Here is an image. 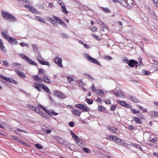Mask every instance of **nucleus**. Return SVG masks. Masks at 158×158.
<instances>
[{
	"mask_svg": "<svg viewBox=\"0 0 158 158\" xmlns=\"http://www.w3.org/2000/svg\"><path fill=\"white\" fill-rule=\"evenodd\" d=\"M2 15L4 19H7V20L13 22H15L17 21V18L15 17L6 11H2Z\"/></svg>",
	"mask_w": 158,
	"mask_h": 158,
	"instance_id": "1",
	"label": "nucleus"
},
{
	"mask_svg": "<svg viewBox=\"0 0 158 158\" xmlns=\"http://www.w3.org/2000/svg\"><path fill=\"white\" fill-rule=\"evenodd\" d=\"M84 56L87 60H89L90 62L94 63L98 65L101 66L98 60L91 57L88 54H85Z\"/></svg>",
	"mask_w": 158,
	"mask_h": 158,
	"instance_id": "2",
	"label": "nucleus"
},
{
	"mask_svg": "<svg viewBox=\"0 0 158 158\" xmlns=\"http://www.w3.org/2000/svg\"><path fill=\"white\" fill-rule=\"evenodd\" d=\"M77 108L82 110L83 112H88L90 111V109L84 104H77L76 105Z\"/></svg>",
	"mask_w": 158,
	"mask_h": 158,
	"instance_id": "3",
	"label": "nucleus"
},
{
	"mask_svg": "<svg viewBox=\"0 0 158 158\" xmlns=\"http://www.w3.org/2000/svg\"><path fill=\"white\" fill-rule=\"evenodd\" d=\"M0 77L4 80L12 83L16 84L17 83V82L12 78L6 77L1 74H0Z\"/></svg>",
	"mask_w": 158,
	"mask_h": 158,
	"instance_id": "4",
	"label": "nucleus"
},
{
	"mask_svg": "<svg viewBox=\"0 0 158 158\" xmlns=\"http://www.w3.org/2000/svg\"><path fill=\"white\" fill-rule=\"evenodd\" d=\"M62 60L59 57H56L54 60V62L56 64L62 68L63 65L62 64Z\"/></svg>",
	"mask_w": 158,
	"mask_h": 158,
	"instance_id": "5",
	"label": "nucleus"
},
{
	"mask_svg": "<svg viewBox=\"0 0 158 158\" xmlns=\"http://www.w3.org/2000/svg\"><path fill=\"white\" fill-rule=\"evenodd\" d=\"M11 65L12 67L15 69V70L19 69L21 67L20 64L16 63H12L11 64Z\"/></svg>",
	"mask_w": 158,
	"mask_h": 158,
	"instance_id": "6",
	"label": "nucleus"
},
{
	"mask_svg": "<svg viewBox=\"0 0 158 158\" xmlns=\"http://www.w3.org/2000/svg\"><path fill=\"white\" fill-rule=\"evenodd\" d=\"M138 64V62L134 60H131L129 61L128 65L131 67H133L135 65Z\"/></svg>",
	"mask_w": 158,
	"mask_h": 158,
	"instance_id": "7",
	"label": "nucleus"
},
{
	"mask_svg": "<svg viewBox=\"0 0 158 158\" xmlns=\"http://www.w3.org/2000/svg\"><path fill=\"white\" fill-rule=\"evenodd\" d=\"M54 94L56 96L60 98H64L63 96V94L60 91H56L54 92Z\"/></svg>",
	"mask_w": 158,
	"mask_h": 158,
	"instance_id": "8",
	"label": "nucleus"
},
{
	"mask_svg": "<svg viewBox=\"0 0 158 158\" xmlns=\"http://www.w3.org/2000/svg\"><path fill=\"white\" fill-rule=\"evenodd\" d=\"M24 6L26 8L29 9L30 11L32 13L35 14L37 13V10L32 7L30 6L27 5H25Z\"/></svg>",
	"mask_w": 158,
	"mask_h": 158,
	"instance_id": "9",
	"label": "nucleus"
},
{
	"mask_svg": "<svg viewBox=\"0 0 158 158\" xmlns=\"http://www.w3.org/2000/svg\"><path fill=\"white\" fill-rule=\"evenodd\" d=\"M118 102L119 104L123 106H124L125 107L128 108H130V106L127 104L125 102L123 101H118Z\"/></svg>",
	"mask_w": 158,
	"mask_h": 158,
	"instance_id": "10",
	"label": "nucleus"
},
{
	"mask_svg": "<svg viewBox=\"0 0 158 158\" xmlns=\"http://www.w3.org/2000/svg\"><path fill=\"white\" fill-rule=\"evenodd\" d=\"M109 138L116 142L117 143L120 142V139L118 137L113 135L109 136Z\"/></svg>",
	"mask_w": 158,
	"mask_h": 158,
	"instance_id": "11",
	"label": "nucleus"
},
{
	"mask_svg": "<svg viewBox=\"0 0 158 158\" xmlns=\"http://www.w3.org/2000/svg\"><path fill=\"white\" fill-rule=\"evenodd\" d=\"M8 41L11 44H14L15 45H17L18 43V42L13 37H10Z\"/></svg>",
	"mask_w": 158,
	"mask_h": 158,
	"instance_id": "12",
	"label": "nucleus"
},
{
	"mask_svg": "<svg viewBox=\"0 0 158 158\" xmlns=\"http://www.w3.org/2000/svg\"><path fill=\"white\" fill-rule=\"evenodd\" d=\"M72 112L73 113V114L74 115H76L77 116H79L80 115L81 112L80 110H73Z\"/></svg>",
	"mask_w": 158,
	"mask_h": 158,
	"instance_id": "13",
	"label": "nucleus"
},
{
	"mask_svg": "<svg viewBox=\"0 0 158 158\" xmlns=\"http://www.w3.org/2000/svg\"><path fill=\"white\" fill-rule=\"evenodd\" d=\"M43 81L46 83H50L51 82L50 79L49 78V77L48 76L45 75L43 77Z\"/></svg>",
	"mask_w": 158,
	"mask_h": 158,
	"instance_id": "14",
	"label": "nucleus"
},
{
	"mask_svg": "<svg viewBox=\"0 0 158 158\" xmlns=\"http://www.w3.org/2000/svg\"><path fill=\"white\" fill-rule=\"evenodd\" d=\"M34 80L37 81V82H41L42 81V79L39 77L37 75H34L32 76Z\"/></svg>",
	"mask_w": 158,
	"mask_h": 158,
	"instance_id": "15",
	"label": "nucleus"
},
{
	"mask_svg": "<svg viewBox=\"0 0 158 158\" xmlns=\"http://www.w3.org/2000/svg\"><path fill=\"white\" fill-rule=\"evenodd\" d=\"M109 130L111 132L116 134H118L119 133V131L117 128H115L113 127H109Z\"/></svg>",
	"mask_w": 158,
	"mask_h": 158,
	"instance_id": "16",
	"label": "nucleus"
},
{
	"mask_svg": "<svg viewBox=\"0 0 158 158\" xmlns=\"http://www.w3.org/2000/svg\"><path fill=\"white\" fill-rule=\"evenodd\" d=\"M35 19L36 20L40 21L41 22L43 23H45V20L44 19L42 18V17L39 16H35Z\"/></svg>",
	"mask_w": 158,
	"mask_h": 158,
	"instance_id": "17",
	"label": "nucleus"
},
{
	"mask_svg": "<svg viewBox=\"0 0 158 158\" xmlns=\"http://www.w3.org/2000/svg\"><path fill=\"white\" fill-rule=\"evenodd\" d=\"M40 115L42 116L43 117L48 119V118L49 116L46 114H45L42 111L40 110L38 113Z\"/></svg>",
	"mask_w": 158,
	"mask_h": 158,
	"instance_id": "18",
	"label": "nucleus"
},
{
	"mask_svg": "<svg viewBox=\"0 0 158 158\" xmlns=\"http://www.w3.org/2000/svg\"><path fill=\"white\" fill-rule=\"evenodd\" d=\"M15 71L18 75L20 77L23 78H25V76L23 73L17 70H15Z\"/></svg>",
	"mask_w": 158,
	"mask_h": 158,
	"instance_id": "19",
	"label": "nucleus"
},
{
	"mask_svg": "<svg viewBox=\"0 0 158 158\" xmlns=\"http://www.w3.org/2000/svg\"><path fill=\"white\" fill-rule=\"evenodd\" d=\"M96 93L98 95L100 96H104V93L103 91L99 89H97L96 90Z\"/></svg>",
	"mask_w": 158,
	"mask_h": 158,
	"instance_id": "20",
	"label": "nucleus"
},
{
	"mask_svg": "<svg viewBox=\"0 0 158 158\" xmlns=\"http://www.w3.org/2000/svg\"><path fill=\"white\" fill-rule=\"evenodd\" d=\"M42 89L48 94H51V92L49 89L45 85H43V86H42Z\"/></svg>",
	"mask_w": 158,
	"mask_h": 158,
	"instance_id": "21",
	"label": "nucleus"
},
{
	"mask_svg": "<svg viewBox=\"0 0 158 158\" xmlns=\"http://www.w3.org/2000/svg\"><path fill=\"white\" fill-rule=\"evenodd\" d=\"M122 3L123 4V5L127 8H130L129 6L131 7V5L132 6L133 5V2H132L131 3L129 2V4H128V3H127L126 2L124 1Z\"/></svg>",
	"mask_w": 158,
	"mask_h": 158,
	"instance_id": "22",
	"label": "nucleus"
},
{
	"mask_svg": "<svg viewBox=\"0 0 158 158\" xmlns=\"http://www.w3.org/2000/svg\"><path fill=\"white\" fill-rule=\"evenodd\" d=\"M30 64H32L34 65L35 66H37V65L36 64V63L35 62L33 61L30 59L28 57V59H27V60H26Z\"/></svg>",
	"mask_w": 158,
	"mask_h": 158,
	"instance_id": "23",
	"label": "nucleus"
},
{
	"mask_svg": "<svg viewBox=\"0 0 158 158\" xmlns=\"http://www.w3.org/2000/svg\"><path fill=\"white\" fill-rule=\"evenodd\" d=\"M115 96L116 97H119L123 98L124 97L123 94L122 92L119 91L118 92H116V93H115Z\"/></svg>",
	"mask_w": 158,
	"mask_h": 158,
	"instance_id": "24",
	"label": "nucleus"
},
{
	"mask_svg": "<svg viewBox=\"0 0 158 158\" xmlns=\"http://www.w3.org/2000/svg\"><path fill=\"white\" fill-rule=\"evenodd\" d=\"M98 23L101 25L102 27H105V28L107 29L108 27L105 23H103L100 20L98 21Z\"/></svg>",
	"mask_w": 158,
	"mask_h": 158,
	"instance_id": "25",
	"label": "nucleus"
},
{
	"mask_svg": "<svg viewBox=\"0 0 158 158\" xmlns=\"http://www.w3.org/2000/svg\"><path fill=\"white\" fill-rule=\"evenodd\" d=\"M6 33H4V32H2V36L6 40H8L10 38V37L8 35L6 34V33H7V31H6Z\"/></svg>",
	"mask_w": 158,
	"mask_h": 158,
	"instance_id": "26",
	"label": "nucleus"
},
{
	"mask_svg": "<svg viewBox=\"0 0 158 158\" xmlns=\"http://www.w3.org/2000/svg\"><path fill=\"white\" fill-rule=\"evenodd\" d=\"M133 119L137 123L141 124L142 123V121L138 117H134L133 118Z\"/></svg>",
	"mask_w": 158,
	"mask_h": 158,
	"instance_id": "27",
	"label": "nucleus"
},
{
	"mask_svg": "<svg viewBox=\"0 0 158 158\" xmlns=\"http://www.w3.org/2000/svg\"><path fill=\"white\" fill-rule=\"evenodd\" d=\"M46 112L49 115L50 114H51L55 116H56L58 114L57 113L54 112L52 110H48V112Z\"/></svg>",
	"mask_w": 158,
	"mask_h": 158,
	"instance_id": "28",
	"label": "nucleus"
},
{
	"mask_svg": "<svg viewBox=\"0 0 158 158\" xmlns=\"http://www.w3.org/2000/svg\"><path fill=\"white\" fill-rule=\"evenodd\" d=\"M10 138L11 139H12L15 140L19 142L20 141V139H19L15 135H11L10 137Z\"/></svg>",
	"mask_w": 158,
	"mask_h": 158,
	"instance_id": "29",
	"label": "nucleus"
},
{
	"mask_svg": "<svg viewBox=\"0 0 158 158\" xmlns=\"http://www.w3.org/2000/svg\"><path fill=\"white\" fill-rule=\"evenodd\" d=\"M83 141L80 139H79V140L76 142V143L78 146H82L84 145V143H83Z\"/></svg>",
	"mask_w": 158,
	"mask_h": 158,
	"instance_id": "30",
	"label": "nucleus"
},
{
	"mask_svg": "<svg viewBox=\"0 0 158 158\" xmlns=\"http://www.w3.org/2000/svg\"><path fill=\"white\" fill-rule=\"evenodd\" d=\"M55 139L58 142L61 143H63L64 142V140H63L61 138L58 137H56L55 138Z\"/></svg>",
	"mask_w": 158,
	"mask_h": 158,
	"instance_id": "31",
	"label": "nucleus"
},
{
	"mask_svg": "<svg viewBox=\"0 0 158 158\" xmlns=\"http://www.w3.org/2000/svg\"><path fill=\"white\" fill-rule=\"evenodd\" d=\"M115 93H116V92L114 91V90H112L109 91V94H110V95H109V96L111 97H112L113 96V95H114L115 96Z\"/></svg>",
	"mask_w": 158,
	"mask_h": 158,
	"instance_id": "32",
	"label": "nucleus"
},
{
	"mask_svg": "<svg viewBox=\"0 0 158 158\" xmlns=\"http://www.w3.org/2000/svg\"><path fill=\"white\" fill-rule=\"evenodd\" d=\"M61 6L63 12L64 13H65L66 14H67L68 13V11L66 10L65 6L64 5H62Z\"/></svg>",
	"mask_w": 158,
	"mask_h": 158,
	"instance_id": "33",
	"label": "nucleus"
},
{
	"mask_svg": "<svg viewBox=\"0 0 158 158\" xmlns=\"http://www.w3.org/2000/svg\"><path fill=\"white\" fill-rule=\"evenodd\" d=\"M61 35L62 38L66 39H68L69 38V35L66 33H62L61 34Z\"/></svg>",
	"mask_w": 158,
	"mask_h": 158,
	"instance_id": "34",
	"label": "nucleus"
},
{
	"mask_svg": "<svg viewBox=\"0 0 158 158\" xmlns=\"http://www.w3.org/2000/svg\"><path fill=\"white\" fill-rule=\"evenodd\" d=\"M40 63L42 65H47L49 67H50V64L48 62L43 61L42 60V61Z\"/></svg>",
	"mask_w": 158,
	"mask_h": 158,
	"instance_id": "35",
	"label": "nucleus"
},
{
	"mask_svg": "<svg viewBox=\"0 0 158 158\" xmlns=\"http://www.w3.org/2000/svg\"><path fill=\"white\" fill-rule=\"evenodd\" d=\"M37 107L39 108H41V109L44 110L45 112H48V110L44 106L39 104L37 106Z\"/></svg>",
	"mask_w": 158,
	"mask_h": 158,
	"instance_id": "36",
	"label": "nucleus"
},
{
	"mask_svg": "<svg viewBox=\"0 0 158 158\" xmlns=\"http://www.w3.org/2000/svg\"><path fill=\"white\" fill-rule=\"evenodd\" d=\"M100 8L102 11L105 12L106 13H109V9L107 8H104L102 7H100Z\"/></svg>",
	"mask_w": 158,
	"mask_h": 158,
	"instance_id": "37",
	"label": "nucleus"
},
{
	"mask_svg": "<svg viewBox=\"0 0 158 158\" xmlns=\"http://www.w3.org/2000/svg\"><path fill=\"white\" fill-rule=\"evenodd\" d=\"M36 58L38 61L40 63L42 61V60H44V59L42 58L40 54H39V56H37Z\"/></svg>",
	"mask_w": 158,
	"mask_h": 158,
	"instance_id": "38",
	"label": "nucleus"
},
{
	"mask_svg": "<svg viewBox=\"0 0 158 158\" xmlns=\"http://www.w3.org/2000/svg\"><path fill=\"white\" fill-rule=\"evenodd\" d=\"M82 150L84 152L86 153H90L91 152V151L89 149L87 148H82Z\"/></svg>",
	"mask_w": 158,
	"mask_h": 158,
	"instance_id": "39",
	"label": "nucleus"
},
{
	"mask_svg": "<svg viewBox=\"0 0 158 158\" xmlns=\"http://www.w3.org/2000/svg\"><path fill=\"white\" fill-rule=\"evenodd\" d=\"M32 48L35 51H37L38 49L36 44H32Z\"/></svg>",
	"mask_w": 158,
	"mask_h": 158,
	"instance_id": "40",
	"label": "nucleus"
},
{
	"mask_svg": "<svg viewBox=\"0 0 158 158\" xmlns=\"http://www.w3.org/2000/svg\"><path fill=\"white\" fill-rule=\"evenodd\" d=\"M98 109L99 111H103L105 109V108L101 105H99Z\"/></svg>",
	"mask_w": 158,
	"mask_h": 158,
	"instance_id": "41",
	"label": "nucleus"
},
{
	"mask_svg": "<svg viewBox=\"0 0 158 158\" xmlns=\"http://www.w3.org/2000/svg\"><path fill=\"white\" fill-rule=\"evenodd\" d=\"M59 23L64 27H67V25L63 21H62L61 19L60 20V21L59 22Z\"/></svg>",
	"mask_w": 158,
	"mask_h": 158,
	"instance_id": "42",
	"label": "nucleus"
},
{
	"mask_svg": "<svg viewBox=\"0 0 158 158\" xmlns=\"http://www.w3.org/2000/svg\"><path fill=\"white\" fill-rule=\"evenodd\" d=\"M83 75H84V76L85 77L87 78L91 79H93L92 77L89 74L85 73H84Z\"/></svg>",
	"mask_w": 158,
	"mask_h": 158,
	"instance_id": "43",
	"label": "nucleus"
},
{
	"mask_svg": "<svg viewBox=\"0 0 158 158\" xmlns=\"http://www.w3.org/2000/svg\"><path fill=\"white\" fill-rule=\"evenodd\" d=\"M4 48V46L3 43L1 40L0 39V48L3 51V49Z\"/></svg>",
	"mask_w": 158,
	"mask_h": 158,
	"instance_id": "44",
	"label": "nucleus"
},
{
	"mask_svg": "<svg viewBox=\"0 0 158 158\" xmlns=\"http://www.w3.org/2000/svg\"><path fill=\"white\" fill-rule=\"evenodd\" d=\"M72 138L75 140V141L77 142V141H78L79 140V139H80L75 134L73 135L72 137Z\"/></svg>",
	"mask_w": 158,
	"mask_h": 158,
	"instance_id": "45",
	"label": "nucleus"
},
{
	"mask_svg": "<svg viewBox=\"0 0 158 158\" xmlns=\"http://www.w3.org/2000/svg\"><path fill=\"white\" fill-rule=\"evenodd\" d=\"M35 146L39 149H42L43 148L42 145L39 143L35 144Z\"/></svg>",
	"mask_w": 158,
	"mask_h": 158,
	"instance_id": "46",
	"label": "nucleus"
},
{
	"mask_svg": "<svg viewBox=\"0 0 158 158\" xmlns=\"http://www.w3.org/2000/svg\"><path fill=\"white\" fill-rule=\"evenodd\" d=\"M131 99L133 102H138V100L135 97H131Z\"/></svg>",
	"mask_w": 158,
	"mask_h": 158,
	"instance_id": "47",
	"label": "nucleus"
},
{
	"mask_svg": "<svg viewBox=\"0 0 158 158\" xmlns=\"http://www.w3.org/2000/svg\"><path fill=\"white\" fill-rule=\"evenodd\" d=\"M86 100L87 101V102L89 104H92L93 102V100L92 99H86Z\"/></svg>",
	"mask_w": 158,
	"mask_h": 158,
	"instance_id": "48",
	"label": "nucleus"
},
{
	"mask_svg": "<svg viewBox=\"0 0 158 158\" xmlns=\"http://www.w3.org/2000/svg\"><path fill=\"white\" fill-rule=\"evenodd\" d=\"M79 85L81 87H83L85 86V84L82 82L81 80L79 81Z\"/></svg>",
	"mask_w": 158,
	"mask_h": 158,
	"instance_id": "49",
	"label": "nucleus"
},
{
	"mask_svg": "<svg viewBox=\"0 0 158 158\" xmlns=\"http://www.w3.org/2000/svg\"><path fill=\"white\" fill-rule=\"evenodd\" d=\"M20 56L22 58L24 59L25 60H27L28 59V57L26 56L25 55L23 54H19Z\"/></svg>",
	"mask_w": 158,
	"mask_h": 158,
	"instance_id": "50",
	"label": "nucleus"
},
{
	"mask_svg": "<svg viewBox=\"0 0 158 158\" xmlns=\"http://www.w3.org/2000/svg\"><path fill=\"white\" fill-rule=\"evenodd\" d=\"M116 107V105H112L110 108V110L112 111H114L115 110Z\"/></svg>",
	"mask_w": 158,
	"mask_h": 158,
	"instance_id": "51",
	"label": "nucleus"
},
{
	"mask_svg": "<svg viewBox=\"0 0 158 158\" xmlns=\"http://www.w3.org/2000/svg\"><path fill=\"white\" fill-rule=\"evenodd\" d=\"M138 107H139L140 109L142 111H143V112H146L147 111V109L145 108H143L141 106H140L139 105H138Z\"/></svg>",
	"mask_w": 158,
	"mask_h": 158,
	"instance_id": "52",
	"label": "nucleus"
},
{
	"mask_svg": "<svg viewBox=\"0 0 158 158\" xmlns=\"http://www.w3.org/2000/svg\"><path fill=\"white\" fill-rule=\"evenodd\" d=\"M131 111L132 113L134 114L139 113L140 112V111H137L136 110L133 109H131Z\"/></svg>",
	"mask_w": 158,
	"mask_h": 158,
	"instance_id": "53",
	"label": "nucleus"
},
{
	"mask_svg": "<svg viewBox=\"0 0 158 158\" xmlns=\"http://www.w3.org/2000/svg\"><path fill=\"white\" fill-rule=\"evenodd\" d=\"M27 107H29L31 109L33 110H35L36 108L35 107L30 105H27Z\"/></svg>",
	"mask_w": 158,
	"mask_h": 158,
	"instance_id": "54",
	"label": "nucleus"
},
{
	"mask_svg": "<svg viewBox=\"0 0 158 158\" xmlns=\"http://www.w3.org/2000/svg\"><path fill=\"white\" fill-rule=\"evenodd\" d=\"M53 18L55 19L56 21H59V23L60 22V20H61L59 18L56 16H54V15H53L52 16Z\"/></svg>",
	"mask_w": 158,
	"mask_h": 158,
	"instance_id": "55",
	"label": "nucleus"
},
{
	"mask_svg": "<svg viewBox=\"0 0 158 158\" xmlns=\"http://www.w3.org/2000/svg\"><path fill=\"white\" fill-rule=\"evenodd\" d=\"M118 144H121L123 145H125L126 144V143L123 141L121 140L120 139V142H118Z\"/></svg>",
	"mask_w": 158,
	"mask_h": 158,
	"instance_id": "56",
	"label": "nucleus"
},
{
	"mask_svg": "<svg viewBox=\"0 0 158 158\" xmlns=\"http://www.w3.org/2000/svg\"><path fill=\"white\" fill-rule=\"evenodd\" d=\"M67 78L68 79V82L70 83H71L73 81V79L72 78H71V77H69V76L67 77Z\"/></svg>",
	"mask_w": 158,
	"mask_h": 158,
	"instance_id": "57",
	"label": "nucleus"
},
{
	"mask_svg": "<svg viewBox=\"0 0 158 158\" xmlns=\"http://www.w3.org/2000/svg\"><path fill=\"white\" fill-rule=\"evenodd\" d=\"M123 62L125 63H128L129 62L127 58H124L123 60Z\"/></svg>",
	"mask_w": 158,
	"mask_h": 158,
	"instance_id": "58",
	"label": "nucleus"
},
{
	"mask_svg": "<svg viewBox=\"0 0 158 158\" xmlns=\"http://www.w3.org/2000/svg\"><path fill=\"white\" fill-rule=\"evenodd\" d=\"M46 19L48 21H50L51 22L52 21H53V19L51 18V17L48 16L46 17Z\"/></svg>",
	"mask_w": 158,
	"mask_h": 158,
	"instance_id": "59",
	"label": "nucleus"
},
{
	"mask_svg": "<svg viewBox=\"0 0 158 158\" xmlns=\"http://www.w3.org/2000/svg\"><path fill=\"white\" fill-rule=\"evenodd\" d=\"M33 86L34 87L35 89H36L38 90L39 91H41V89H40L41 87H40L39 86H37L36 85H33Z\"/></svg>",
	"mask_w": 158,
	"mask_h": 158,
	"instance_id": "60",
	"label": "nucleus"
},
{
	"mask_svg": "<svg viewBox=\"0 0 158 158\" xmlns=\"http://www.w3.org/2000/svg\"><path fill=\"white\" fill-rule=\"evenodd\" d=\"M155 6L158 8V0H153Z\"/></svg>",
	"mask_w": 158,
	"mask_h": 158,
	"instance_id": "61",
	"label": "nucleus"
},
{
	"mask_svg": "<svg viewBox=\"0 0 158 158\" xmlns=\"http://www.w3.org/2000/svg\"><path fill=\"white\" fill-rule=\"evenodd\" d=\"M91 89L94 92H96V90L95 89V88L94 84H93L92 85V86L91 87Z\"/></svg>",
	"mask_w": 158,
	"mask_h": 158,
	"instance_id": "62",
	"label": "nucleus"
},
{
	"mask_svg": "<svg viewBox=\"0 0 158 158\" xmlns=\"http://www.w3.org/2000/svg\"><path fill=\"white\" fill-rule=\"evenodd\" d=\"M52 23V24L55 27H57V25H58V24L57 23L55 22L54 20H53V21H52L51 22Z\"/></svg>",
	"mask_w": 158,
	"mask_h": 158,
	"instance_id": "63",
	"label": "nucleus"
},
{
	"mask_svg": "<svg viewBox=\"0 0 158 158\" xmlns=\"http://www.w3.org/2000/svg\"><path fill=\"white\" fill-rule=\"evenodd\" d=\"M91 30L93 31H96L97 29V28L96 27H90Z\"/></svg>",
	"mask_w": 158,
	"mask_h": 158,
	"instance_id": "64",
	"label": "nucleus"
}]
</instances>
